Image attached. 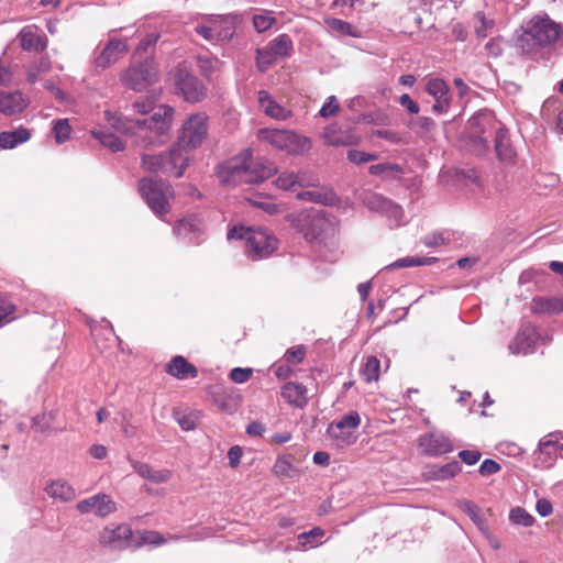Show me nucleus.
Masks as SVG:
<instances>
[{
	"mask_svg": "<svg viewBox=\"0 0 563 563\" xmlns=\"http://www.w3.org/2000/svg\"><path fill=\"white\" fill-rule=\"evenodd\" d=\"M218 58H213L209 55H198L196 57V65L200 74L209 79L214 70V65L218 63Z\"/></svg>",
	"mask_w": 563,
	"mask_h": 563,
	"instance_id": "48",
	"label": "nucleus"
},
{
	"mask_svg": "<svg viewBox=\"0 0 563 563\" xmlns=\"http://www.w3.org/2000/svg\"><path fill=\"white\" fill-rule=\"evenodd\" d=\"M258 104L265 115L274 120L286 121L292 117V111L279 104L266 90L258 91Z\"/></svg>",
	"mask_w": 563,
	"mask_h": 563,
	"instance_id": "24",
	"label": "nucleus"
},
{
	"mask_svg": "<svg viewBox=\"0 0 563 563\" xmlns=\"http://www.w3.org/2000/svg\"><path fill=\"white\" fill-rule=\"evenodd\" d=\"M211 21L213 25L217 44L229 42L233 37L235 33V26L232 19L225 16L211 19Z\"/></svg>",
	"mask_w": 563,
	"mask_h": 563,
	"instance_id": "36",
	"label": "nucleus"
},
{
	"mask_svg": "<svg viewBox=\"0 0 563 563\" xmlns=\"http://www.w3.org/2000/svg\"><path fill=\"white\" fill-rule=\"evenodd\" d=\"M294 42L290 35L283 33L272 38L264 47L256 49V65L264 73L278 60L291 57Z\"/></svg>",
	"mask_w": 563,
	"mask_h": 563,
	"instance_id": "10",
	"label": "nucleus"
},
{
	"mask_svg": "<svg viewBox=\"0 0 563 563\" xmlns=\"http://www.w3.org/2000/svg\"><path fill=\"white\" fill-rule=\"evenodd\" d=\"M435 122L430 117H418L412 121V129L420 135H424L433 131Z\"/></svg>",
	"mask_w": 563,
	"mask_h": 563,
	"instance_id": "52",
	"label": "nucleus"
},
{
	"mask_svg": "<svg viewBox=\"0 0 563 563\" xmlns=\"http://www.w3.org/2000/svg\"><path fill=\"white\" fill-rule=\"evenodd\" d=\"M91 135L112 152H121L125 145L115 134L106 130H92Z\"/></svg>",
	"mask_w": 563,
	"mask_h": 563,
	"instance_id": "38",
	"label": "nucleus"
},
{
	"mask_svg": "<svg viewBox=\"0 0 563 563\" xmlns=\"http://www.w3.org/2000/svg\"><path fill=\"white\" fill-rule=\"evenodd\" d=\"M31 139V132L23 126L13 131H3L0 133V147L3 150H12Z\"/></svg>",
	"mask_w": 563,
	"mask_h": 563,
	"instance_id": "34",
	"label": "nucleus"
},
{
	"mask_svg": "<svg viewBox=\"0 0 563 563\" xmlns=\"http://www.w3.org/2000/svg\"><path fill=\"white\" fill-rule=\"evenodd\" d=\"M189 156L181 148L170 147L168 152L159 154H144L141 166L150 173H163L165 175L181 177L188 166Z\"/></svg>",
	"mask_w": 563,
	"mask_h": 563,
	"instance_id": "6",
	"label": "nucleus"
},
{
	"mask_svg": "<svg viewBox=\"0 0 563 563\" xmlns=\"http://www.w3.org/2000/svg\"><path fill=\"white\" fill-rule=\"evenodd\" d=\"M15 307L8 299L0 298V327L10 322L13 319Z\"/></svg>",
	"mask_w": 563,
	"mask_h": 563,
	"instance_id": "55",
	"label": "nucleus"
},
{
	"mask_svg": "<svg viewBox=\"0 0 563 563\" xmlns=\"http://www.w3.org/2000/svg\"><path fill=\"white\" fill-rule=\"evenodd\" d=\"M195 32L211 44H217L212 21L209 20L207 23H199L195 25Z\"/></svg>",
	"mask_w": 563,
	"mask_h": 563,
	"instance_id": "53",
	"label": "nucleus"
},
{
	"mask_svg": "<svg viewBox=\"0 0 563 563\" xmlns=\"http://www.w3.org/2000/svg\"><path fill=\"white\" fill-rule=\"evenodd\" d=\"M174 233L191 245H200L205 239V222L198 214H188L178 220L173 228Z\"/></svg>",
	"mask_w": 563,
	"mask_h": 563,
	"instance_id": "15",
	"label": "nucleus"
},
{
	"mask_svg": "<svg viewBox=\"0 0 563 563\" xmlns=\"http://www.w3.org/2000/svg\"><path fill=\"white\" fill-rule=\"evenodd\" d=\"M29 103V97L20 90H0V113L4 117L21 114Z\"/></svg>",
	"mask_w": 563,
	"mask_h": 563,
	"instance_id": "20",
	"label": "nucleus"
},
{
	"mask_svg": "<svg viewBox=\"0 0 563 563\" xmlns=\"http://www.w3.org/2000/svg\"><path fill=\"white\" fill-rule=\"evenodd\" d=\"M462 508L466 512V515L471 518V520L476 525L478 530L483 534H488L489 527H488L487 522L481 516L478 506H476L472 501L465 500L462 504Z\"/></svg>",
	"mask_w": 563,
	"mask_h": 563,
	"instance_id": "42",
	"label": "nucleus"
},
{
	"mask_svg": "<svg viewBox=\"0 0 563 563\" xmlns=\"http://www.w3.org/2000/svg\"><path fill=\"white\" fill-rule=\"evenodd\" d=\"M77 510L82 514H93L97 517L104 518L117 510L115 503L107 494H96L89 498L80 500Z\"/></svg>",
	"mask_w": 563,
	"mask_h": 563,
	"instance_id": "19",
	"label": "nucleus"
},
{
	"mask_svg": "<svg viewBox=\"0 0 563 563\" xmlns=\"http://www.w3.org/2000/svg\"><path fill=\"white\" fill-rule=\"evenodd\" d=\"M494 143L498 159L506 165L514 164L517 157V152L512 146L509 132L505 126L497 131Z\"/></svg>",
	"mask_w": 563,
	"mask_h": 563,
	"instance_id": "26",
	"label": "nucleus"
},
{
	"mask_svg": "<svg viewBox=\"0 0 563 563\" xmlns=\"http://www.w3.org/2000/svg\"><path fill=\"white\" fill-rule=\"evenodd\" d=\"M426 91L435 99L450 96V88L441 78H430L426 84Z\"/></svg>",
	"mask_w": 563,
	"mask_h": 563,
	"instance_id": "44",
	"label": "nucleus"
},
{
	"mask_svg": "<svg viewBox=\"0 0 563 563\" xmlns=\"http://www.w3.org/2000/svg\"><path fill=\"white\" fill-rule=\"evenodd\" d=\"M500 470L501 466L499 463H497L495 460L486 459L482 462L478 472L482 476H489L498 473Z\"/></svg>",
	"mask_w": 563,
	"mask_h": 563,
	"instance_id": "59",
	"label": "nucleus"
},
{
	"mask_svg": "<svg viewBox=\"0 0 563 563\" xmlns=\"http://www.w3.org/2000/svg\"><path fill=\"white\" fill-rule=\"evenodd\" d=\"M132 536L129 525L107 526L100 533V543L111 550H123L131 544Z\"/></svg>",
	"mask_w": 563,
	"mask_h": 563,
	"instance_id": "18",
	"label": "nucleus"
},
{
	"mask_svg": "<svg viewBox=\"0 0 563 563\" xmlns=\"http://www.w3.org/2000/svg\"><path fill=\"white\" fill-rule=\"evenodd\" d=\"M418 446L429 456H440L451 453L454 448L451 439L443 432L431 430L418 438Z\"/></svg>",
	"mask_w": 563,
	"mask_h": 563,
	"instance_id": "17",
	"label": "nucleus"
},
{
	"mask_svg": "<svg viewBox=\"0 0 563 563\" xmlns=\"http://www.w3.org/2000/svg\"><path fill=\"white\" fill-rule=\"evenodd\" d=\"M159 38L158 33H148L146 34L136 46L135 53H145L152 46H154Z\"/></svg>",
	"mask_w": 563,
	"mask_h": 563,
	"instance_id": "60",
	"label": "nucleus"
},
{
	"mask_svg": "<svg viewBox=\"0 0 563 563\" xmlns=\"http://www.w3.org/2000/svg\"><path fill=\"white\" fill-rule=\"evenodd\" d=\"M104 329H98L96 325L90 324L92 336L95 338L96 344L100 351L106 350L112 343H115L119 338L115 335L111 323L103 320Z\"/></svg>",
	"mask_w": 563,
	"mask_h": 563,
	"instance_id": "35",
	"label": "nucleus"
},
{
	"mask_svg": "<svg viewBox=\"0 0 563 563\" xmlns=\"http://www.w3.org/2000/svg\"><path fill=\"white\" fill-rule=\"evenodd\" d=\"M306 355V350L302 345L290 347L286 351L284 358L294 364H299L302 362Z\"/></svg>",
	"mask_w": 563,
	"mask_h": 563,
	"instance_id": "57",
	"label": "nucleus"
},
{
	"mask_svg": "<svg viewBox=\"0 0 563 563\" xmlns=\"http://www.w3.org/2000/svg\"><path fill=\"white\" fill-rule=\"evenodd\" d=\"M361 423V417L357 411H350L340 420L331 423L327 430L328 434L340 441V445L350 444L351 435L345 432V429H356Z\"/></svg>",
	"mask_w": 563,
	"mask_h": 563,
	"instance_id": "21",
	"label": "nucleus"
},
{
	"mask_svg": "<svg viewBox=\"0 0 563 563\" xmlns=\"http://www.w3.org/2000/svg\"><path fill=\"white\" fill-rule=\"evenodd\" d=\"M562 445L558 441L541 440L538 450L533 453L534 465L540 468H550L561 454Z\"/></svg>",
	"mask_w": 563,
	"mask_h": 563,
	"instance_id": "23",
	"label": "nucleus"
},
{
	"mask_svg": "<svg viewBox=\"0 0 563 563\" xmlns=\"http://www.w3.org/2000/svg\"><path fill=\"white\" fill-rule=\"evenodd\" d=\"M129 46L125 42L111 38L95 59L96 68L106 69L118 62L126 52Z\"/></svg>",
	"mask_w": 563,
	"mask_h": 563,
	"instance_id": "22",
	"label": "nucleus"
},
{
	"mask_svg": "<svg viewBox=\"0 0 563 563\" xmlns=\"http://www.w3.org/2000/svg\"><path fill=\"white\" fill-rule=\"evenodd\" d=\"M509 520L522 527H531L534 523V517L521 507H515L509 511Z\"/></svg>",
	"mask_w": 563,
	"mask_h": 563,
	"instance_id": "46",
	"label": "nucleus"
},
{
	"mask_svg": "<svg viewBox=\"0 0 563 563\" xmlns=\"http://www.w3.org/2000/svg\"><path fill=\"white\" fill-rule=\"evenodd\" d=\"M159 71L154 58H145L142 62L131 64L120 75L121 82L134 90L143 91L158 81Z\"/></svg>",
	"mask_w": 563,
	"mask_h": 563,
	"instance_id": "8",
	"label": "nucleus"
},
{
	"mask_svg": "<svg viewBox=\"0 0 563 563\" xmlns=\"http://www.w3.org/2000/svg\"><path fill=\"white\" fill-rule=\"evenodd\" d=\"M365 203L371 211L385 216L390 228L405 223L402 208L383 195L372 194L366 198Z\"/></svg>",
	"mask_w": 563,
	"mask_h": 563,
	"instance_id": "16",
	"label": "nucleus"
},
{
	"mask_svg": "<svg viewBox=\"0 0 563 563\" xmlns=\"http://www.w3.org/2000/svg\"><path fill=\"white\" fill-rule=\"evenodd\" d=\"M324 530L320 527H314L309 531L301 532L297 536V545L296 550L299 551H308L314 548L322 545L325 541Z\"/></svg>",
	"mask_w": 563,
	"mask_h": 563,
	"instance_id": "33",
	"label": "nucleus"
},
{
	"mask_svg": "<svg viewBox=\"0 0 563 563\" xmlns=\"http://www.w3.org/2000/svg\"><path fill=\"white\" fill-rule=\"evenodd\" d=\"M207 115L196 113L190 115L183 124L181 133L175 147L181 148L186 155L188 150L199 147L208 134Z\"/></svg>",
	"mask_w": 563,
	"mask_h": 563,
	"instance_id": "12",
	"label": "nucleus"
},
{
	"mask_svg": "<svg viewBox=\"0 0 563 563\" xmlns=\"http://www.w3.org/2000/svg\"><path fill=\"white\" fill-rule=\"evenodd\" d=\"M277 172L276 165L262 156L253 157L252 148L219 165L218 176L221 183L231 186L260 184Z\"/></svg>",
	"mask_w": 563,
	"mask_h": 563,
	"instance_id": "2",
	"label": "nucleus"
},
{
	"mask_svg": "<svg viewBox=\"0 0 563 563\" xmlns=\"http://www.w3.org/2000/svg\"><path fill=\"white\" fill-rule=\"evenodd\" d=\"M154 109V101L150 98L137 100L132 103V110L135 113L147 114Z\"/></svg>",
	"mask_w": 563,
	"mask_h": 563,
	"instance_id": "62",
	"label": "nucleus"
},
{
	"mask_svg": "<svg viewBox=\"0 0 563 563\" xmlns=\"http://www.w3.org/2000/svg\"><path fill=\"white\" fill-rule=\"evenodd\" d=\"M54 417L52 412L35 416L32 419V429L37 433H46L51 430Z\"/></svg>",
	"mask_w": 563,
	"mask_h": 563,
	"instance_id": "50",
	"label": "nucleus"
},
{
	"mask_svg": "<svg viewBox=\"0 0 563 563\" xmlns=\"http://www.w3.org/2000/svg\"><path fill=\"white\" fill-rule=\"evenodd\" d=\"M52 132L57 144H63L69 140L71 126L68 119H57L53 122Z\"/></svg>",
	"mask_w": 563,
	"mask_h": 563,
	"instance_id": "45",
	"label": "nucleus"
},
{
	"mask_svg": "<svg viewBox=\"0 0 563 563\" xmlns=\"http://www.w3.org/2000/svg\"><path fill=\"white\" fill-rule=\"evenodd\" d=\"M549 341V338H543L536 325L530 322L522 323L516 336L509 343V351L514 355L531 354L536 350L538 341Z\"/></svg>",
	"mask_w": 563,
	"mask_h": 563,
	"instance_id": "14",
	"label": "nucleus"
},
{
	"mask_svg": "<svg viewBox=\"0 0 563 563\" xmlns=\"http://www.w3.org/2000/svg\"><path fill=\"white\" fill-rule=\"evenodd\" d=\"M275 22V18L271 14H255L253 16V25L260 33L267 31Z\"/></svg>",
	"mask_w": 563,
	"mask_h": 563,
	"instance_id": "56",
	"label": "nucleus"
},
{
	"mask_svg": "<svg viewBox=\"0 0 563 563\" xmlns=\"http://www.w3.org/2000/svg\"><path fill=\"white\" fill-rule=\"evenodd\" d=\"M292 225L309 242H318L325 244L328 240H332L338 231L335 218L329 217L325 211L309 209L298 213Z\"/></svg>",
	"mask_w": 563,
	"mask_h": 563,
	"instance_id": "4",
	"label": "nucleus"
},
{
	"mask_svg": "<svg viewBox=\"0 0 563 563\" xmlns=\"http://www.w3.org/2000/svg\"><path fill=\"white\" fill-rule=\"evenodd\" d=\"M274 184L282 190L296 191L297 188H301L308 183L303 172L295 173L286 170L278 175V177L274 180Z\"/></svg>",
	"mask_w": 563,
	"mask_h": 563,
	"instance_id": "32",
	"label": "nucleus"
},
{
	"mask_svg": "<svg viewBox=\"0 0 563 563\" xmlns=\"http://www.w3.org/2000/svg\"><path fill=\"white\" fill-rule=\"evenodd\" d=\"M530 309L533 313L559 314L563 312V297H534Z\"/></svg>",
	"mask_w": 563,
	"mask_h": 563,
	"instance_id": "31",
	"label": "nucleus"
},
{
	"mask_svg": "<svg viewBox=\"0 0 563 563\" xmlns=\"http://www.w3.org/2000/svg\"><path fill=\"white\" fill-rule=\"evenodd\" d=\"M322 137L328 145L349 146L356 144L358 137L350 129H342L336 123L329 124L324 128Z\"/></svg>",
	"mask_w": 563,
	"mask_h": 563,
	"instance_id": "25",
	"label": "nucleus"
},
{
	"mask_svg": "<svg viewBox=\"0 0 563 563\" xmlns=\"http://www.w3.org/2000/svg\"><path fill=\"white\" fill-rule=\"evenodd\" d=\"M438 261L437 257H430V256H406L401 257L385 268L387 269H395V268H405V267H412V266H423V265H431Z\"/></svg>",
	"mask_w": 563,
	"mask_h": 563,
	"instance_id": "40",
	"label": "nucleus"
},
{
	"mask_svg": "<svg viewBox=\"0 0 563 563\" xmlns=\"http://www.w3.org/2000/svg\"><path fill=\"white\" fill-rule=\"evenodd\" d=\"M43 87L46 90H48L55 97V99H57L58 101H62V102L68 101L67 93L62 88L56 86L53 80H49V79L44 80Z\"/></svg>",
	"mask_w": 563,
	"mask_h": 563,
	"instance_id": "61",
	"label": "nucleus"
},
{
	"mask_svg": "<svg viewBox=\"0 0 563 563\" xmlns=\"http://www.w3.org/2000/svg\"><path fill=\"white\" fill-rule=\"evenodd\" d=\"M109 124L125 135L135 136V142L144 147L158 146L169 140L174 108L167 104L159 106L147 119L137 120L120 117L106 111Z\"/></svg>",
	"mask_w": 563,
	"mask_h": 563,
	"instance_id": "1",
	"label": "nucleus"
},
{
	"mask_svg": "<svg viewBox=\"0 0 563 563\" xmlns=\"http://www.w3.org/2000/svg\"><path fill=\"white\" fill-rule=\"evenodd\" d=\"M308 389L305 385L296 382L286 383L282 387V397L290 406L303 408L308 405Z\"/></svg>",
	"mask_w": 563,
	"mask_h": 563,
	"instance_id": "27",
	"label": "nucleus"
},
{
	"mask_svg": "<svg viewBox=\"0 0 563 563\" xmlns=\"http://www.w3.org/2000/svg\"><path fill=\"white\" fill-rule=\"evenodd\" d=\"M460 472V463L457 461H452L441 466H432L429 470V476L435 481H445L454 477Z\"/></svg>",
	"mask_w": 563,
	"mask_h": 563,
	"instance_id": "39",
	"label": "nucleus"
},
{
	"mask_svg": "<svg viewBox=\"0 0 563 563\" xmlns=\"http://www.w3.org/2000/svg\"><path fill=\"white\" fill-rule=\"evenodd\" d=\"M251 376H252V369L243 368V367H235V368L231 369L230 375H229L230 379L236 384L246 383Z\"/></svg>",
	"mask_w": 563,
	"mask_h": 563,
	"instance_id": "58",
	"label": "nucleus"
},
{
	"mask_svg": "<svg viewBox=\"0 0 563 563\" xmlns=\"http://www.w3.org/2000/svg\"><path fill=\"white\" fill-rule=\"evenodd\" d=\"M368 173L373 176L378 175H398L402 173V167L398 164L393 163H380L376 165H371L368 168Z\"/></svg>",
	"mask_w": 563,
	"mask_h": 563,
	"instance_id": "49",
	"label": "nucleus"
},
{
	"mask_svg": "<svg viewBox=\"0 0 563 563\" xmlns=\"http://www.w3.org/2000/svg\"><path fill=\"white\" fill-rule=\"evenodd\" d=\"M399 104L404 107L410 114H418L420 111L419 104L408 93L400 96Z\"/></svg>",
	"mask_w": 563,
	"mask_h": 563,
	"instance_id": "64",
	"label": "nucleus"
},
{
	"mask_svg": "<svg viewBox=\"0 0 563 563\" xmlns=\"http://www.w3.org/2000/svg\"><path fill=\"white\" fill-rule=\"evenodd\" d=\"M327 25L334 32L346 35L351 37H360V31L355 29L351 23L336 19V18H329L325 20Z\"/></svg>",
	"mask_w": 563,
	"mask_h": 563,
	"instance_id": "41",
	"label": "nucleus"
},
{
	"mask_svg": "<svg viewBox=\"0 0 563 563\" xmlns=\"http://www.w3.org/2000/svg\"><path fill=\"white\" fill-rule=\"evenodd\" d=\"M228 240H245V253L252 261L269 257L276 250V239L267 230L234 225L227 233Z\"/></svg>",
	"mask_w": 563,
	"mask_h": 563,
	"instance_id": "5",
	"label": "nucleus"
},
{
	"mask_svg": "<svg viewBox=\"0 0 563 563\" xmlns=\"http://www.w3.org/2000/svg\"><path fill=\"white\" fill-rule=\"evenodd\" d=\"M18 36L23 51L42 53L47 47L46 36L37 34L31 26H24Z\"/></svg>",
	"mask_w": 563,
	"mask_h": 563,
	"instance_id": "28",
	"label": "nucleus"
},
{
	"mask_svg": "<svg viewBox=\"0 0 563 563\" xmlns=\"http://www.w3.org/2000/svg\"><path fill=\"white\" fill-rule=\"evenodd\" d=\"M482 456V453L477 450H462L459 452V457L466 465L476 464Z\"/></svg>",
	"mask_w": 563,
	"mask_h": 563,
	"instance_id": "63",
	"label": "nucleus"
},
{
	"mask_svg": "<svg viewBox=\"0 0 563 563\" xmlns=\"http://www.w3.org/2000/svg\"><path fill=\"white\" fill-rule=\"evenodd\" d=\"M139 192L148 208L159 218L169 211L170 187L163 179L144 177L139 181Z\"/></svg>",
	"mask_w": 563,
	"mask_h": 563,
	"instance_id": "9",
	"label": "nucleus"
},
{
	"mask_svg": "<svg viewBox=\"0 0 563 563\" xmlns=\"http://www.w3.org/2000/svg\"><path fill=\"white\" fill-rule=\"evenodd\" d=\"M294 470L291 455H279L273 466V473L277 477H290Z\"/></svg>",
	"mask_w": 563,
	"mask_h": 563,
	"instance_id": "47",
	"label": "nucleus"
},
{
	"mask_svg": "<svg viewBox=\"0 0 563 563\" xmlns=\"http://www.w3.org/2000/svg\"><path fill=\"white\" fill-rule=\"evenodd\" d=\"M131 466L142 478L154 484H163L169 481L172 473L168 470H155L150 464L130 460Z\"/></svg>",
	"mask_w": 563,
	"mask_h": 563,
	"instance_id": "29",
	"label": "nucleus"
},
{
	"mask_svg": "<svg viewBox=\"0 0 563 563\" xmlns=\"http://www.w3.org/2000/svg\"><path fill=\"white\" fill-rule=\"evenodd\" d=\"M380 362L376 356H368L361 369V375L366 383L377 382L379 378Z\"/></svg>",
	"mask_w": 563,
	"mask_h": 563,
	"instance_id": "43",
	"label": "nucleus"
},
{
	"mask_svg": "<svg viewBox=\"0 0 563 563\" xmlns=\"http://www.w3.org/2000/svg\"><path fill=\"white\" fill-rule=\"evenodd\" d=\"M257 137L290 155H301L309 152L312 147L309 137L288 130L261 129L257 133Z\"/></svg>",
	"mask_w": 563,
	"mask_h": 563,
	"instance_id": "7",
	"label": "nucleus"
},
{
	"mask_svg": "<svg viewBox=\"0 0 563 563\" xmlns=\"http://www.w3.org/2000/svg\"><path fill=\"white\" fill-rule=\"evenodd\" d=\"M378 155L376 153H369L358 150H349L347 159L356 165L365 164L372 161H376Z\"/></svg>",
	"mask_w": 563,
	"mask_h": 563,
	"instance_id": "51",
	"label": "nucleus"
},
{
	"mask_svg": "<svg viewBox=\"0 0 563 563\" xmlns=\"http://www.w3.org/2000/svg\"><path fill=\"white\" fill-rule=\"evenodd\" d=\"M521 30L516 46L525 54H532L555 44L563 46V24L556 23L545 13L532 16Z\"/></svg>",
	"mask_w": 563,
	"mask_h": 563,
	"instance_id": "3",
	"label": "nucleus"
},
{
	"mask_svg": "<svg viewBox=\"0 0 563 563\" xmlns=\"http://www.w3.org/2000/svg\"><path fill=\"white\" fill-rule=\"evenodd\" d=\"M46 493L62 501H69L75 498V489L65 481H54L46 487Z\"/></svg>",
	"mask_w": 563,
	"mask_h": 563,
	"instance_id": "37",
	"label": "nucleus"
},
{
	"mask_svg": "<svg viewBox=\"0 0 563 563\" xmlns=\"http://www.w3.org/2000/svg\"><path fill=\"white\" fill-rule=\"evenodd\" d=\"M340 110V104L335 96H330L327 98L325 102L321 107L319 114L320 117L327 119L334 114H336Z\"/></svg>",
	"mask_w": 563,
	"mask_h": 563,
	"instance_id": "54",
	"label": "nucleus"
},
{
	"mask_svg": "<svg viewBox=\"0 0 563 563\" xmlns=\"http://www.w3.org/2000/svg\"><path fill=\"white\" fill-rule=\"evenodd\" d=\"M174 89L186 102L196 103L206 96V88L200 79L185 63L178 64L173 71Z\"/></svg>",
	"mask_w": 563,
	"mask_h": 563,
	"instance_id": "11",
	"label": "nucleus"
},
{
	"mask_svg": "<svg viewBox=\"0 0 563 563\" xmlns=\"http://www.w3.org/2000/svg\"><path fill=\"white\" fill-rule=\"evenodd\" d=\"M166 372L177 379H186L187 377H197L198 369L190 364L184 356H174L166 366Z\"/></svg>",
	"mask_w": 563,
	"mask_h": 563,
	"instance_id": "30",
	"label": "nucleus"
},
{
	"mask_svg": "<svg viewBox=\"0 0 563 563\" xmlns=\"http://www.w3.org/2000/svg\"><path fill=\"white\" fill-rule=\"evenodd\" d=\"M468 125L472 137L485 147L488 146V137L504 126L489 109H482L474 113L468 120Z\"/></svg>",
	"mask_w": 563,
	"mask_h": 563,
	"instance_id": "13",
	"label": "nucleus"
}]
</instances>
